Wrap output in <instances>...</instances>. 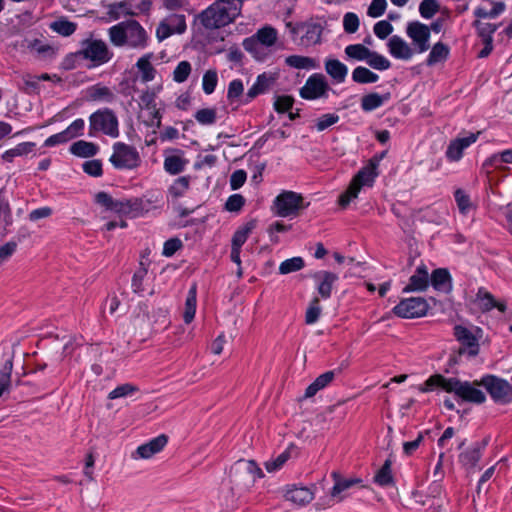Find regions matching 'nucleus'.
Segmentation results:
<instances>
[{
    "instance_id": "nucleus-1",
    "label": "nucleus",
    "mask_w": 512,
    "mask_h": 512,
    "mask_svg": "<svg viewBox=\"0 0 512 512\" xmlns=\"http://www.w3.org/2000/svg\"><path fill=\"white\" fill-rule=\"evenodd\" d=\"M479 387H482L479 380L462 381L457 377L447 378L442 374H433L419 387V391L426 393L440 388L453 394L460 402L481 405L486 401V394Z\"/></svg>"
},
{
    "instance_id": "nucleus-2",
    "label": "nucleus",
    "mask_w": 512,
    "mask_h": 512,
    "mask_svg": "<svg viewBox=\"0 0 512 512\" xmlns=\"http://www.w3.org/2000/svg\"><path fill=\"white\" fill-rule=\"evenodd\" d=\"M108 35L114 46L135 50L147 48L150 41L146 29L134 19H128L110 27Z\"/></svg>"
},
{
    "instance_id": "nucleus-3",
    "label": "nucleus",
    "mask_w": 512,
    "mask_h": 512,
    "mask_svg": "<svg viewBox=\"0 0 512 512\" xmlns=\"http://www.w3.org/2000/svg\"><path fill=\"white\" fill-rule=\"evenodd\" d=\"M241 10L242 0H216L201 12L199 19L206 29H218L234 22Z\"/></svg>"
},
{
    "instance_id": "nucleus-4",
    "label": "nucleus",
    "mask_w": 512,
    "mask_h": 512,
    "mask_svg": "<svg viewBox=\"0 0 512 512\" xmlns=\"http://www.w3.org/2000/svg\"><path fill=\"white\" fill-rule=\"evenodd\" d=\"M378 176V170L367 163L352 178L348 188L339 196L338 203L342 208H346L350 202L358 197L363 186L371 187Z\"/></svg>"
},
{
    "instance_id": "nucleus-5",
    "label": "nucleus",
    "mask_w": 512,
    "mask_h": 512,
    "mask_svg": "<svg viewBox=\"0 0 512 512\" xmlns=\"http://www.w3.org/2000/svg\"><path fill=\"white\" fill-rule=\"evenodd\" d=\"M103 133L111 138L119 136V121L115 112L109 108L99 109L89 117V135Z\"/></svg>"
},
{
    "instance_id": "nucleus-6",
    "label": "nucleus",
    "mask_w": 512,
    "mask_h": 512,
    "mask_svg": "<svg viewBox=\"0 0 512 512\" xmlns=\"http://www.w3.org/2000/svg\"><path fill=\"white\" fill-rule=\"evenodd\" d=\"M325 24V21L317 22L311 19L296 24L288 22L286 26L289 28L293 40L301 34L299 44L310 47L321 43Z\"/></svg>"
},
{
    "instance_id": "nucleus-7",
    "label": "nucleus",
    "mask_w": 512,
    "mask_h": 512,
    "mask_svg": "<svg viewBox=\"0 0 512 512\" xmlns=\"http://www.w3.org/2000/svg\"><path fill=\"white\" fill-rule=\"evenodd\" d=\"M308 206L300 193L290 190L282 191L273 201L275 214L279 217H296Z\"/></svg>"
},
{
    "instance_id": "nucleus-8",
    "label": "nucleus",
    "mask_w": 512,
    "mask_h": 512,
    "mask_svg": "<svg viewBox=\"0 0 512 512\" xmlns=\"http://www.w3.org/2000/svg\"><path fill=\"white\" fill-rule=\"evenodd\" d=\"M109 161L115 169L133 170L140 166L141 157L134 146L124 142H115Z\"/></svg>"
},
{
    "instance_id": "nucleus-9",
    "label": "nucleus",
    "mask_w": 512,
    "mask_h": 512,
    "mask_svg": "<svg viewBox=\"0 0 512 512\" xmlns=\"http://www.w3.org/2000/svg\"><path fill=\"white\" fill-rule=\"evenodd\" d=\"M264 476L261 468L253 460H240L231 471V478L235 485L250 488L258 478Z\"/></svg>"
},
{
    "instance_id": "nucleus-10",
    "label": "nucleus",
    "mask_w": 512,
    "mask_h": 512,
    "mask_svg": "<svg viewBox=\"0 0 512 512\" xmlns=\"http://www.w3.org/2000/svg\"><path fill=\"white\" fill-rule=\"evenodd\" d=\"M429 309L427 301L422 297L402 299L394 308L393 313L400 318H419L426 315Z\"/></svg>"
},
{
    "instance_id": "nucleus-11",
    "label": "nucleus",
    "mask_w": 512,
    "mask_h": 512,
    "mask_svg": "<svg viewBox=\"0 0 512 512\" xmlns=\"http://www.w3.org/2000/svg\"><path fill=\"white\" fill-rule=\"evenodd\" d=\"M479 384H482V387L485 388L494 402H507V397L511 391V386L505 379L499 378L495 375L487 374L479 380Z\"/></svg>"
},
{
    "instance_id": "nucleus-12",
    "label": "nucleus",
    "mask_w": 512,
    "mask_h": 512,
    "mask_svg": "<svg viewBox=\"0 0 512 512\" xmlns=\"http://www.w3.org/2000/svg\"><path fill=\"white\" fill-rule=\"evenodd\" d=\"M329 85L323 74H312L300 89L299 94L305 100H315L326 95Z\"/></svg>"
},
{
    "instance_id": "nucleus-13",
    "label": "nucleus",
    "mask_w": 512,
    "mask_h": 512,
    "mask_svg": "<svg viewBox=\"0 0 512 512\" xmlns=\"http://www.w3.org/2000/svg\"><path fill=\"white\" fill-rule=\"evenodd\" d=\"M406 33L408 37L412 40L415 51L417 53L426 52L430 45V28L426 24H423L419 21H413L408 23L406 28Z\"/></svg>"
},
{
    "instance_id": "nucleus-14",
    "label": "nucleus",
    "mask_w": 512,
    "mask_h": 512,
    "mask_svg": "<svg viewBox=\"0 0 512 512\" xmlns=\"http://www.w3.org/2000/svg\"><path fill=\"white\" fill-rule=\"evenodd\" d=\"M85 59H89L97 64H103L111 59V53L102 40H86L82 44L80 52Z\"/></svg>"
},
{
    "instance_id": "nucleus-15",
    "label": "nucleus",
    "mask_w": 512,
    "mask_h": 512,
    "mask_svg": "<svg viewBox=\"0 0 512 512\" xmlns=\"http://www.w3.org/2000/svg\"><path fill=\"white\" fill-rule=\"evenodd\" d=\"M454 336L462 345L458 351L459 355L467 353L469 357H475L479 354L478 339L468 328L456 325L454 327Z\"/></svg>"
},
{
    "instance_id": "nucleus-16",
    "label": "nucleus",
    "mask_w": 512,
    "mask_h": 512,
    "mask_svg": "<svg viewBox=\"0 0 512 512\" xmlns=\"http://www.w3.org/2000/svg\"><path fill=\"white\" fill-rule=\"evenodd\" d=\"M331 477L334 481V485L330 491L332 500L340 502L344 499L345 493L354 486H361L362 480L360 478H345L340 472L333 471Z\"/></svg>"
},
{
    "instance_id": "nucleus-17",
    "label": "nucleus",
    "mask_w": 512,
    "mask_h": 512,
    "mask_svg": "<svg viewBox=\"0 0 512 512\" xmlns=\"http://www.w3.org/2000/svg\"><path fill=\"white\" fill-rule=\"evenodd\" d=\"M480 132L469 133L466 137L456 138L450 142L446 150V157L449 161H459L463 156V151L478 139Z\"/></svg>"
},
{
    "instance_id": "nucleus-18",
    "label": "nucleus",
    "mask_w": 512,
    "mask_h": 512,
    "mask_svg": "<svg viewBox=\"0 0 512 512\" xmlns=\"http://www.w3.org/2000/svg\"><path fill=\"white\" fill-rule=\"evenodd\" d=\"M285 499L296 505L304 506L310 503L315 497V486H297L291 485L287 488Z\"/></svg>"
},
{
    "instance_id": "nucleus-19",
    "label": "nucleus",
    "mask_w": 512,
    "mask_h": 512,
    "mask_svg": "<svg viewBox=\"0 0 512 512\" xmlns=\"http://www.w3.org/2000/svg\"><path fill=\"white\" fill-rule=\"evenodd\" d=\"M429 286V273L426 265H419L409 278V283L403 288V293L422 292Z\"/></svg>"
},
{
    "instance_id": "nucleus-20",
    "label": "nucleus",
    "mask_w": 512,
    "mask_h": 512,
    "mask_svg": "<svg viewBox=\"0 0 512 512\" xmlns=\"http://www.w3.org/2000/svg\"><path fill=\"white\" fill-rule=\"evenodd\" d=\"M429 283H431L432 287L439 292H443L445 294H449L452 292V277L448 269L446 268H437L432 271L431 276H429Z\"/></svg>"
},
{
    "instance_id": "nucleus-21",
    "label": "nucleus",
    "mask_w": 512,
    "mask_h": 512,
    "mask_svg": "<svg viewBox=\"0 0 512 512\" xmlns=\"http://www.w3.org/2000/svg\"><path fill=\"white\" fill-rule=\"evenodd\" d=\"M318 283L317 291L323 299H328L332 295L333 286L338 280L337 274L329 271H318L313 275Z\"/></svg>"
},
{
    "instance_id": "nucleus-22",
    "label": "nucleus",
    "mask_w": 512,
    "mask_h": 512,
    "mask_svg": "<svg viewBox=\"0 0 512 512\" xmlns=\"http://www.w3.org/2000/svg\"><path fill=\"white\" fill-rule=\"evenodd\" d=\"M476 302L478 303L480 309L484 312H488L496 308L500 312L504 313L507 308L504 302H498L494 296L484 287H480L478 289L476 293Z\"/></svg>"
},
{
    "instance_id": "nucleus-23",
    "label": "nucleus",
    "mask_w": 512,
    "mask_h": 512,
    "mask_svg": "<svg viewBox=\"0 0 512 512\" xmlns=\"http://www.w3.org/2000/svg\"><path fill=\"white\" fill-rule=\"evenodd\" d=\"M390 54L396 59L409 60L414 50L399 36L394 35L388 41Z\"/></svg>"
},
{
    "instance_id": "nucleus-24",
    "label": "nucleus",
    "mask_w": 512,
    "mask_h": 512,
    "mask_svg": "<svg viewBox=\"0 0 512 512\" xmlns=\"http://www.w3.org/2000/svg\"><path fill=\"white\" fill-rule=\"evenodd\" d=\"M167 442L168 437L161 434L150 440L148 443L140 445L136 450V454L139 458L148 459L154 454L160 452L166 446Z\"/></svg>"
},
{
    "instance_id": "nucleus-25",
    "label": "nucleus",
    "mask_w": 512,
    "mask_h": 512,
    "mask_svg": "<svg viewBox=\"0 0 512 512\" xmlns=\"http://www.w3.org/2000/svg\"><path fill=\"white\" fill-rule=\"evenodd\" d=\"M144 208V202L140 198H133L124 201L117 200L115 212L124 215H133L134 217L141 215Z\"/></svg>"
},
{
    "instance_id": "nucleus-26",
    "label": "nucleus",
    "mask_w": 512,
    "mask_h": 512,
    "mask_svg": "<svg viewBox=\"0 0 512 512\" xmlns=\"http://www.w3.org/2000/svg\"><path fill=\"white\" fill-rule=\"evenodd\" d=\"M335 371H327L319 375L305 390L304 398L313 397L318 391L326 388L335 378Z\"/></svg>"
},
{
    "instance_id": "nucleus-27",
    "label": "nucleus",
    "mask_w": 512,
    "mask_h": 512,
    "mask_svg": "<svg viewBox=\"0 0 512 512\" xmlns=\"http://www.w3.org/2000/svg\"><path fill=\"white\" fill-rule=\"evenodd\" d=\"M272 84V78L267 77L265 73L257 77L256 82L249 88L245 95V103H249L258 95L266 92Z\"/></svg>"
},
{
    "instance_id": "nucleus-28",
    "label": "nucleus",
    "mask_w": 512,
    "mask_h": 512,
    "mask_svg": "<svg viewBox=\"0 0 512 512\" xmlns=\"http://www.w3.org/2000/svg\"><path fill=\"white\" fill-rule=\"evenodd\" d=\"M325 70L337 83L344 82L348 73L347 66L337 59H327L325 61Z\"/></svg>"
},
{
    "instance_id": "nucleus-29",
    "label": "nucleus",
    "mask_w": 512,
    "mask_h": 512,
    "mask_svg": "<svg viewBox=\"0 0 512 512\" xmlns=\"http://www.w3.org/2000/svg\"><path fill=\"white\" fill-rule=\"evenodd\" d=\"M390 99V93L380 95L378 93H369L361 98V108L365 112H371L381 107Z\"/></svg>"
},
{
    "instance_id": "nucleus-30",
    "label": "nucleus",
    "mask_w": 512,
    "mask_h": 512,
    "mask_svg": "<svg viewBox=\"0 0 512 512\" xmlns=\"http://www.w3.org/2000/svg\"><path fill=\"white\" fill-rule=\"evenodd\" d=\"M107 15L111 20H118L122 16H136L137 13L130 8V4L127 0H123L109 4Z\"/></svg>"
},
{
    "instance_id": "nucleus-31",
    "label": "nucleus",
    "mask_w": 512,
    "mask_h": 512,
    "mask_svg": "<svg viewBox=\"0 0 512 512\" xmlns=\"http://www.w3.org/2000/svg\"><path fill=\"white\" fill-rule=\"evenodd\" d=\"M99 148L92 142L79 140L70 146V152L78 157L88 158L97 154Z\"/></svg>"
},
{
    "instance_id": "nucleus-32",
    "label": "nucleus",
    "mask_w": 512,
    "mask_h": 512,
    "mask_svg": "<svg viewBox=\"0 0 512 512\" xmlns=\"http://www.w3.org/2000/svg\"><path fill=\"white\" fill-rule=\"evenodd\" d=\"M152 56V53H148L140 57L136 62V67L141 72V79L143 82H149L155 78L156 70L150 61Z\"/></svg>"
},
{
    "instance_id": "nucleus-33",
    "label": "nucleus",
    "mask_w": 512,
    "mask_h": 512,
    "mask_svg": "<svg viewBox=\"0 0 512 512\" xmlns=\"http://www.w3.org/2000/svg\"><path fill=\"white\" fill-rule=\"evenodd\" d=\"M503 163H512V149L504 150L500 153H495L487 158L483 163V168L488 169L494 167L496 169L502 168ZM490 171L487 170V173Z\"/></svg>"
},
{
    "instance_id": "nucleus-34",
    "label": "nucleus",
    "mask_w": 512,
    "mask_h": 512,
    "mask_svg": "<svg viewBox=\"0 0 512 512\" xmlns=\"http://www.w3.org/2000/svg\"><path fill=\"white\" fill-rule=\"evenodd\" d=\"M197 286L193 284L188 291L187 298L185 301V311H184V322L189 324L195 317L196 313V303H197Z\"/></svg>"
},
{
    "instance_id": "nucleus-35",
    "label": "nucleus",
    "mask_w": 512,
    "mask_h": 512,
    "mask_svg": "<svg viewBox=\"0 0 512 512\" xmlns=\"http://www.w3.org/2000/svg\"><path fill=\"white\" fill-rule=\"evenodd\" d=\"M256 224V220H250L243 227L239 228L232 237L231 248L241 249L252 230L255 229Z\"/></svg>"
},
{
    "instance_id": "nucleus-36",
    "label": "nucleus",
    "mask_w": 512,
    "mask_h": 512,
    "mask_svg": "<svg viewBox=\"0 0 512 512\" xmlns=\"http://www.w3.org/2000/svg\"><path fill=\"white\" fill-rule=\"evenodd\" d=\"M187 162L180 155H167L164 159V169L171 175H177L184 171Z\"/></svg>"
},
{
    "instance_id": "nucleus-37",
    "label": "nucleus",
    "mask_w": 512,
    "mask_h": 512,
    "mask_svg": "<svg viewBox=\"0 0 512 512\" xmlns=\"http://www.w3.org/2000/svg\"><path fill=\"white\" fill-rule=\"evenodd\" d=\"M285 63L295 69H315L318 64L315 59L301 55H290L285 59Z\"/></svg>"
},
{
    "instance_id": "nucleus-38",
    "label": "nucleus",
    "mask_w": 512,
    "mask_h": 512,
    "mask_svg": "<svg viewBox=\"0 0 512 512\" xmlns=\"http://www.w3.org/2000/svg\"><path fill=\"white\" fill-rule=\"evenodd\" d=\"M379 76L366 67L358 66L352 72V80L358 84L375 83Z\"/></svg>"
},
{
    "instance_id": "nucleus-39",
    "label": "nucleus",
    "mask_w": 512,
    "mask_h": 512,
    "mask_svg": "<svg viewBox=\"0 0 512 512\" xmlns=\"http://www.w3.org/2000/svg\"><path fill=\"white\" fill-rule=\"evenodd\" d=\"M449 55V47L442 43L437 42L431 49L428 58L427 65L431 66L438 62L444 61Z\"/></svg>"
},
{
    "instance_id": "nucleus-40",
    "label": "nucleus",
    "mask_w": 512,
    "mask_h": 512,
    "mask_svg": "<svg viewBox=\"0 0 512 512\" xmlns=\"http://www.w3.org/2000/svg\"><path fill=\"white\" fill-rule=\"evenodd\" d=\"M36 144L34 142H23L18 144L15 148L5 151L2 155L4 161L12 162L17 156L26 155L33 151Z\"/></svg>"
},
{
    "instance_id": "nucleus-41",
    "label": "nucleus",
    "mask_w": 512,
    "mask_h": 512,
    "mask_svg": "<svg viewBox=\"0 0 512 512\" xmlns=\"http://www.w3.org/2000/svg\"><path fill=\"white\" fill-rule=\"evenodd\" d=\"M12 210L5 189H0V224L5 227L12 224Z\"/></svg>"
},
{
    "instance_id": "nucleus-42",
    "label": "nucleus",
    "mask_w": 512,
    "mask_h": 512,
    "mask_svg": "<svg viewBox=\"0 0 512 512\" xmlns=\"http://www.w3.org/2000/svg\"><path fill=\"white\" fill-rule=\"evenodd\" d=\"M50 28L59 35L68 37L76 31L77 24L65 18H61L52 22Z\"/></svg>"
},
{
    "instance_id": "nucleus-43",
    "label": "nucleus",
    "mask_w": 512,
    "mask_h": 512,
    "mask_svg": "<svg viewBox=\"0 0 512 512\" xmlns=\"http://www.w3.org/2000/svg\"><path fill=\"white\" fill-rule=\"evenodd\" d=\"M374 482L380 486H389L394 483L391 471V461L389 459L384 462L383 466L375 474Z\"/></svg>"
},
{
    "instance_id": "nucleus-44",
    "label": "nucleus",
    "mask_w": 512,
    "mask_h": 512,
    "mask_svg": "<svg viewBox=\"0 0 512 512\" xmlns=\"http://www.w3.org/2000/svg\"><path fill=\"white\" fill-rule=\"evenodd\" d=\"M12 370L13 358L9 357L0 369V397L10 387Z\"/></svg>"
},
{
    "instance_id": "nucleus-45",
    "label": "nucleus",
    "mask_w": 512,
    "mask_h": 512,
    "mask_svg": "<svg viewBox=\"0 0 512 512\" xmlns=\"http://www.w3.org/2000/svg\"><path fill=\"white\" fill-rule=\"evenodd\" d=\"M304 259L300 256L284 260L279 266V273L282 275L297 272L304 268Z\"/></svg>"
},
{
    "instance_id": "nucleus-46",
    "label": "nucleus",
    "mask_w": 512,
    "mask_h": 512,
    "mask_svg": "<svg viewBox=\"0 0 512 512\" xmlns=\"http://www.w3.org/2000/svg\"><path fill=\"white\" fill-rule=\"evenodd\" d=\"M493 7L491 10H486L483 7H477L474 10V15L478 19H485V18H496L505 10V3L504 2H492Z\"/></svg>"
},
{
    "instance_id": "nucleus-47",
    "label": "nucleus",
    "mask_w": 512,
    "mask_h": 512,
    "mask_svg": "<svg viewBox=\"0 0 512 512\" xmlns=\"http://www.w3.org/2000/svg\"><path fill=\"white\" fill-rule=\"evenodd\" d=\"M254 36L256 37L259 44L272 46L277 40V31L273 27L266 26L259 29Z\"/></svg>"
},
{
    "instance_id": "nucleus-48",
    "label": "nucleus",
    "mask_w": 512,
    "mask_h": 512,
    "mask_svg": "<svg viewBox=\"0 0 512 512\" xmlns=\"http://www.w3.org/2000/svg\"><path fill=\"white\" fill-rule=\"evenodd\" d=\"M190 176H181L174 180L173 184L169 187V194L173 198H179L189 189Z\"/></svg>"
},
{
    "instance_id": "nucleus-49",
    "label": "nucleus",
    "mask_w": 512,
    "mask_h": 512,
    "mask_svg": "<svg viewBox=\"0 0 512 512\" xmlns=\"http://www.w3.org/2000/svg\"><path fill=\"white\" fill-rule=\"evenodd\" d=\"M148 273V268L144 262H140L139 268L136 270L132 277V290L136 294L144 291L143 281Z\"/></svg>"
},
{
    "instance_id": "nucleus-50",
    "label": "nucleus",
    "mask_w": 512,
    "mask_h": 512,
    "mask_svg": "<svg viewBox=\"0 0 512 512\" xmlns=\"http://www.w3.org/2000/svg\"><path fill=\"white\" fill-rule=\"evenodd\" d=\"M322 308L320 306V299L318 297H314L306 310L305 313V323L308 325L316 323L321 315Z\"/></svg>"
},
{
    "instance_id": "nucleus-51",
    "label": "nucleus",
    "mask_w": 512,
    "mask_h": 512,
    "mask_svg": "<svg viewBox=\"0 0 512 512\" xmlns=\"http://www.w3.org/2000/svg\"><path fill=\"white\" fill-rule=\"evenodd\" d=\"M473 26L482 40L493 39V34L499 27L497 24L481 22L478 18L473 22Z\"/></svg>"
},
{
    "instance_id": "nucleus-52",
    "label": "nucleus",
    "mask_w": 512,
    "mask_h": 512,
    "mask_svg": "<svg viewBox=\"0 0 512 512\" xmlns=\"http://www.w3.org/2000/svg\"><path fill=\"white\" fill-rule=\"evenodd\" d=\"M194 118L201 125H212L217 120V111L215 108H203L196 111Z\"/></svg>"
},
{
    "instance_id": "nucleus-53",
    "label": "nucleus",
    "mask_w": 512,
    "mask_h": 512,
    "mask_svg": "<svg viewBox=\"0 0 512 512\" xmlns=\"http://www.w3.org/2000/svg\"><path fill=\"white\" fill-rule=\"evenodd\" d=\"M370 49L362 44H351L345 48V53L348 57L356 60H366L370 55Z\"/></svg>"
},
{
    "instance_id": "nucleus-54",
    "label": "nucleus",
    "mask_w": 512,
    "mask_h": 512,
    "mask_svg": "<svg viewBox=\"0 0 512 512\" xmlns=\"http://www.w3.org/2000/svg\"><path fill=\"white\" fill-rule=\"evenodd\" d=\"M481 458V451L479 448L467 450L459 455V461L462 465L473 468L477 465Z\"/></svg>"
},
{
    "instance_id": "nucleus-55",
    "label": "nucleus",
    "mask_w": 512,
    "mask_h": 512,
    "mask_svg": "<svg viewBox=\"0 0 512 512\" xmlns=\"http://www.w3.org/2000/svg\"><path fill=\"white\" fill-rule=\"evenodd\" d=\"M367 64L373 69L380 71L387 70L391 67L390 61L375 51H370V55L367 58Z\"/></svg>"
},
{
    "instance_id": "nucleus-56",
    "label": "nucleus",
    "mask_w": 512,
    "mask_h": 512,
    "mask_svg": "<svg viewBox=\"0 0 512 512\" xmlns=\"http://www.w3.org/2000/svg\"><path fill=\"white\" fill-rule=\"evenodd\" d=\"M164 20L172 29L173 34H182L187 28L186 18L183 14H172Z\"/></svg>"
},
{
    "instance_id": "nucleus-57",
    "label": "nucleus",
    "mask_w": 512,
    "mask_h": 512,
    "mask_svg": "<svg viewBox=\"0 0 512 512\" xmlns=\"http://www.w3.org/2000/svg\"><path fill=\"white\" fill-rule=\"evenodd\" d=\"M218 83V75L216 70H207L202 79V88L205 94H212Z\"/></svg>"
},
{
    "instance_id": "nucleus-58",
    "label": "nucleus",
    "mask_w": 512,
    "mask_h": 512,
    "mask_svg": "<svg viewBox=\"0 0 512 512\" xmlns=\"http://www.w3.org/2000/svg\"><path fill=\"white\" fill-rule=\"evenodd\" d=\"M439 10L437 0H422L419 5V13L425 19H431Z\"/></svg>"
},
{
    "instance_id": "nucleus-59",
    "label": "nucleus",
    "mask_w": 512,
    "mask_h": 512,
    "mask_svg": "<svg viewBox=\"0 0 512 512\" xmlns=\"http://www.w3.org/2000/svg\"><path fill=\"white\" fill-rule=\"evenodd\" d=\"M192 71L190 62L183 60L178 63L173 71V80L177 83L185 82Z\"/></svg>"
},
{
    "instance_id": "nucleus-60",
    "label": "nucleus",
    "mask_w": 512,
    "mask_h": 512,
    "mask_svg": "<svg viewBox=\"0 0 512 512\" xmlns=\"http://www.w3.org/2000/svg\"><path fill=\"white\" fill-rule=\"evenodd\" d=\"M85 121L82 118H78L74 120L64 131L68 140H72L79 136H82L84 133Z\"/></svg>"
},
{
    "instance_id": "nucleus-61",
    "label": "nucleus",
    "mask_w": 512,
    "mask_h": 512,
    "mask_svg": "<svg viewBox=\"0 0 512 512\" xmlns=\"http://www.w3.org/2000/svg\"><path fill=\"white\" fill-rule=\"evenodd\" d=\"M139 391V388L136 385H133L131 383H125L122 385L117 386L114 390H112L108 394L109 399H117L121 397H126L128 395H131L135 392Z\"/></svg>"
},
{
    "instance_id": "nucleus-62",
    "label": "nucleus",
    "mask_w": 512,
    "mask_h": 512,
    "mask_svg": "<svg viewBox=\"0 0 512 512\" xmlns=\"http://www.w3.org/2000/svg\"><path fill=\"white\" fill-rule=\"evenodd\" d=\"M294 98L290 95L277 96L273 107L277 113H286L293 107Z\"/></svg>"
},
{
    "instance_id": "nucleus-63",
    "label": "nucleus",
    "mask_w": 512,
    "mask_h": 512,
    "mask_svg": "<svg viewBox=\"0 0 512 512\" xmlns=\"http://www.w3.org/2000/svg\"><path fill=\"white\" fill-rule=\"evenodd\" d=\"M454 198L461 214L465 215L471 208V201L469 195L462 189H457L454 192Z\"/></svg>"
},
{
    "instance_id": "nucleus-64",
    "label": "nucleus",
    "mask_w": 512,
    "mask_h": 512,
    "mask_svg": "<svg viewBox=\"0 0 512 512\" xmlns=\"http://www.w3.org/2000/svg\"><path fill=\"white\" fill-rule=\"evenodd\" d=\"M290 458V451L287 449L278 455L274 460H269L265 463V468L268 472H275L279 470Z\"/></svg>"
}]
</instances>
